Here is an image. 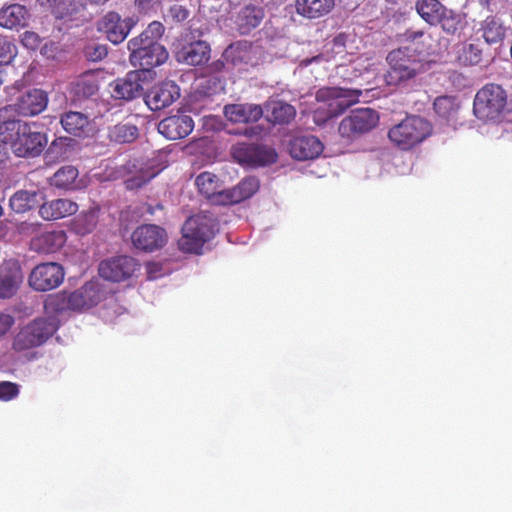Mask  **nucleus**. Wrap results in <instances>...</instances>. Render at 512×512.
Masks as SVG:
<instances>
[{
    "label": "nucleus",
    "mask_w": 512,
    "mask_h": 512,
    "mask_svg": "<svg viewBox=\"0 0 512 512\" xmlns=\"http://www.w3.org/2000/svg\"><path fill=\"white\" fill-rule=\"evenodd\" d=\"M0 142L9 145L18 157L38 156L46 146V134L36 130L35 124L12 118L11 107L0 108Z\"/></svg>",
    "instance_id": "1"
},
{
    "label": "nucleus",
    "mask_w": 512,
    "mask_h": 512,
    "mask_svg": "<svg viewBox=\"0 0 512 512\" xmlns=\"http://www.w3.org/2000/svg\"><path fill=\"white\" fill-rule=\"evenodd\" d=\"M389 69L384 79L389 86L404 85L426 70V64L409 52V48L401 46L392 50L386 57Z\"/></svg>",
    "instance_id": "2"
},
{
    "label": "nucleus",
    "mask_w": 512,
    "mask_h": 512,
    "mask_svg": "<svg viewBox=\"0 0 512 512\" xmlns=\"http://www.w3.org/2000/svg\"><path fill=\"white\" fill-rule=\"evenodd\" d=\"M216 230L217 224L212 214L201 212L194 215L182 227L179 248L184 252L199 254L203 245L214 237Z\"/></svg>",
    "instance_id": "3"
},
{
    "label": "nucleus",
    "mask_w": 512,
    "mask_h": 512,
    "mask_svg": "<svg viewBox=\"0 0 512 512\" xmlns=\"http://www.w3.org/2000/svg\"><path fill=\"white\" fill-rule=\"evenodd\" d=\"M362 92L356 89L340 87L320 89L316 94V100L320 104L315 109V121H326L342 113L345 109L359 100Z\"/></svg>",
    "instance_id": "4"
},
{
    "label": "nucleus",
    "mask_w": 512,
    "mask_h": 512,
    "mask_svg": "<svg viewBox=\"0 0 512 512\" xmlns=\"http://www.w3.org/2000/svg\"><path fill=\"white\" fill-rule=\"evenodd\" d=\"M431 133V125L422 117L411 116L389 130V139L402 150H408Z\"/></svg>",
    "instance_id": "5"
},
{
    "label": "nucleus",
    "mask_w": 512,
    "mask_h": 512,
    "mask_svg": "<svg viewBox=\"0 0 512 512\" xmlns=\"http://www.w3.org/2000/svg\"><path fill=\"white\" fill-rule=\"evenodd\" d=\"M58 328L54 318H38L20 328L13 340L16 351L28 350L43 344Z\"/></svg>",
    "instance_id": "6"
},
{
    "label": "nucleus",
    "mask_w": 512,
    "mask_h": 512,
    "mask_svg": "<svg viewBox=\"0 0 512 512\" xmlns=\"http://www.w3.org/2000/svg\"><path fill=\"white\" fill-rule=\"evenodd\" d=\"M130 63L139 70L153 71L168 59V52L158 42H143L142 38H132L128 42Z\"/></svg>",
    "instance_id": "7"
},
{
    "label": "nucleus",
    "mask_w": 512,
    "mask_h": 512,
    "mask_svg": "<svg viewBox=\"0 0 512 512\" xmlns=\"http://www.w3.org/2000/svg\"><path fill=\"white\" fill-rule=\"evenodd\" d=\"M507 102L505 91L498 85L489 84L480 89L474 99V114L481 120H497Z\"/></svg>",
    "instance_id": "8"
},
{
    "label": "nucleus",
    "mask_w": 512,
    "mask_h": 512,
    "mask_svg": "<svg viewBox=\"0 0 512 512\" xmlns=\"http://www.w3.org/2000/svg\"><path fill=\"white\" fill-rule=\"evenodd\" d=\"M103 299L106 297L101 285L97 282H88L80 289L65 296L63 301L66 302L69 309L83 311L97 305ZM107 300L108 305L114 308V313L120 315L122 309L116 305L114 297L110 296Z\"/></svg>",
    "instance_id": "9"
},
{
    "label": "nucleus",
    "mask_w": 512,
    "mask_h": 512,
    "mask_svg": "<svg viewBox=\"0 0 512 512\" xmlns=\"http://www.w3.org/2000/svg\"><path fill=\"white\" fill-rule=\"evenodd\" d=\"M154 76V71H131L124 78L117 79L111 84L112 96L127 101L140 97L144 93L145 86L154 79Z\"/></svg>",
    "instance_id": "10"
},
{
    "label": "nucleus",
    "mask_w": 512,
    "mask_h": 512,
    "mask_svg": "<svg viewBox=\"0 0 512 512\" xmlns=\"http://www.w3.org/2000/svg\"><path fill=\"white\" fill-rule=\"evenodd\" d=\"M379 121L378 113L371 108H361L351 111L342 119L339 125V133L343 137L352 138L369 132Z\"/></svg>",
    "instance_id": "11"
},
{
    "label": "nucleus",
    "mask_w": 512,
    "mask_h": 512,
    "mask_svg": "<svg viewBox=\"0 0 512 512\" xmlns=\"http://www.w3.org/2000/svg\"><path fill=\"white\" fill-rule=\"evenodd\" d=\"M139 269L136 260L129 256H118L99 265V275L108 281L121 282L132 277Z\"/></svg>",
    "instance_id": "12"
},
{
    "label": "nucleus",
    "mask_w": 512,
    "mask_h": 512,
    "mask_svg": "<svg viewBox=\"0 0 512 512\" xmlns=\"http://www.w3.org/2000/svg\"><path fill=\"white\" fill-rule=\"evenodd\" d=\"M64 279L63 268L54 262L36 266L29 277L30 286L37 291H48L58 287Z\"/></svg>",
    "instance_id": "13"
},
{
    "label": "nucleus",
    "mask_w": 512,
    "mask_h": 512,
    "mask_svg": "<svg viewBox=\"0 0 512 512\" xmlns=\"http://www.w3.org/2000/svg\"><path fill=\"white\" fill-rule=\"evenodd\" d=\"M135 24L133 18L122 19L116 12H109L98 22V30L105 34L110 42L119 44L125 40Z\"/></svg>",
    "instance_id": "14"
},
{
    "label": "nucleus",
    "mask_w": 512,
    "mask_h": 512,
    "mask_svg": "<svg viewBox=\"0 0 512 512\" xmlns=\"http://www.w3.org/2000/svg\"><path fill=\"white\" fill-rule=\"evenodd\" d=\"M47 104L48 96L43 90L31 89L21 94L14 104L6 107H11L12 118H15V114L29 117L41 113L47 107Z\"/></svg>",
    "instance_id": "15"
},
{
    "label": "nucleus",
    "mask_w": 512,
    "mask_h": 512,
    "mask_svg": "<svg viewBox=\"0 0 512 512\" xmlns=\"http://www.w3.org/2000/svg\"><path fill=\"white\" fill-rule=\"evenodd\" d=\"M234 158L241 164L248 166H264L276 161V153L273 149L258 146L240 144L234 148Z\"/></svg>",
    "instance_id": "16"
},
{
    "label": "nucleus",
    "mask_w": 512,
    "mask_h": 512,
    "mask_svg": "<svg viewBox=\"0 0 512 512\" xmlns=\"http://www.w3.org/2000/svg\"><path fill=\"white\" fill-rule=\"evenodd\" d=\"M134 246L143 251H154L162 248L167 241V235L163 228L147 224L138 227L132 233Z\"/></svg>",
    "instance_id": "17"
},
{
    "label": "nucleus",
    "mask_w": 512,
    "mask_h": 512,
    "mask_svg": "<svg viewBox=\"0 0 512 512\" xmlns=\"http://www.w3.org/2000/svg\"><path fill=\"white\" fill-rule=\"evenodd\" d=\"M185 44L175 52V57L179 63L187 65H201L209 59L210 47L202 40L193 41L192 38L186 36Z\"/></svg>",
    "instance_id": "18"
},
{
    "label": "nucleus",
    "mask_w": 512,
    "mask_h": 512,
    "mask_svg": "<svg viewBox=\"0 0 512 512\" xmlns=\"http://www.w3.org/2000/svg\"><path fill=\"white\" fill-rule=\"evenodd\" d=\"M193 128V119L185 114L166 117L158 124L159 133L170 140H177L188 136Z\"/></svg>",
    "instance_id": "19"
},
{
    "label": "nucleus",
    "mask_w": 512,
    "mask_h": 512,
    "mask_svg": "<svg viewBox=\"0 0 512 512\" xmlns=\"http://www.w3.org/2000/svg\"><path fill=\"white\" fill-rule=\"evenodd\" d=\"M180 96L179 87L171 81L153 87L145 96V102L153 110H161L171 105Z\"/></svg>",
    "instance_id": "20"
},
{
    "label": "nucleus",
    "mask_w": 512,
    "mask_h": 512,
    "mask_svg": "<svg viewBox=\"0 0 512 512\" xmlns=\"http://www.w3.org/2000/svg\"><path fill=\"white\" fill-rule=\"evenodd\" d=\"M60 123L67 133L77 137H89L95 132L93 121L82 112H65L60 118Z\"/></svg>",
    "instance_id": "21"
},
{
    "label": "nucleus",
    "mask_w": 512,
    "mask_h": 512,
    "mask_svg": "<svg viewBox=\"0 0 512 512\" xmlns=\"http://www.w3.org/2000/svg\"><path fill=\"white\" fill-rule=\"evenodd\" d=\"M289 151L297 160L314 159L322 153L323 144L313 135H300L290 141Z\"/></svg>",
    "instance_id": "22"
},
{
    "label": "nucleus",
    "mask_w": 512,
    "mask_h": 512,
    "mask_svg": "<svg viewBox=\"0 0 512 512\" xmlns=\"http://www.w3.org/2000/svg\"><path fill=\"white\" fill-rule=\"evenodd\" d=\"M23 281V273L17 262L5 263L0 272V298L14 296Z\"/></svg>",
    "instance_id": "23"
},
{
    "label": "nucleus",
    "mask_w": 512,
    "mask_h": 512,
    "mask_svg": "<svg viewBox=\"0 0 512 512\" xmlns=\"http://www.w3.org/2000/svg\"><path fill=\"white\" fill-rule=\"evenodd\" d=\"M459 108L460 104L455 97L441 96L435 99L434 110L439 117L441 124L446 127L444 132H446L447 129H456L458 124Z\"/></svg>",
    "instance_id": "24"
},
{
    "label": "nucleus",
    "mask_w": 512,
    "mask_h": 512,
    "mask_svg": "<svg viewBox=\"0 0 512 512\" xmlns=\"http://www.w3.org/2000/svg\"><path fill=\"white\" fill-rule=\"evenodd\" d=\"M78 205L70 199L60 198L43 203L39 215L46 221L58 220L77 212Z\"/></svg>",
    "instance_id": "25"
},
{
    "label": "nucleus",
    "mask_w": 512,
    "mask_h": 512,
    "mask_svg": "<svg viewBox=\"0 0 512 512\" xmlns=\"http://www.w3.org/2000/svg\"><path fill=\"white\" fill-rule=\"evenodd\" d=\"M225 117L233 123H249L258 121L264 111L257 104H229L224 107Z\"/></svg>",
    "instance_id": "26"
},
{
    "label": "nucleus",
    "mask_w": 512,
    "mask_h": 512,
    "mask_svg": "<svg viewBox=\"0 0 512 512\" xmlns=\"http://www.w3.org/2000/svg\"><path fill=\"white\" fill-rule=\"evenodd\" d=\"M66 242V234L62 230L44 232L32 238L30 247L39 253H53Z\"/></svg>",
    "instance_id": "27"
},
{
    "label": "nucleus",
    "mask_w": 512,
    "mask_h": 512,
    "mask_svg": "<svg viewBox=\"0 0 512 512\" xmlns=\"http://www.w3.org/2000/svg\"><path fill=\"white\" fill-rule=\"evenodd\" d=\"M406 41L404 47L409 48L410 53L423 61L425 56L434 53V41L429 34L422 31H409L406 33Z\"/></svg>",
    "instance_id": "28"
},
{
    "label": "nucleus",
    "mask_w": 512,
    "mask_h": 512,
    "mask_svg": "<svg viewBox=\"0 0 512 512\" xmlns=\"http://www.w3.org/2000/svg\"><path fill=\"white\" fill-rule=\"evenodd\" d=\"M334 5V0H295L296 12L308 19L327 15Z\"/></svg>",
    "instance_id": "29"
},
{
    "label": "nucleus",
    "mask_w": 512,
    "mask_h": 512,
    "mask_svg": "<svg viewBox=\"0 0 512 512\" xmlns=\"http://www.w3.org/2000/svg\"><path fill=\"white\" fill-rule=\"evenodd\" d=\"M416 10L420 17L430 25L439 24L450 13L438 0H418Z\"/></svg>",
    "instance_id": "30"
},
{
    "label": "nucleus",
    "mask_w": 512,
    "mask_h": 512,
    "mask_svg": "<svg viewBox=\"0 0 512 512\" xmlns=\"http://www.w3.org/2000/svg\"><path fill=\"white\" fill-rule=\"evenodd\" d=\"M28 11L20 4H11L0 9V26L14 29L27 24Z\"/></svg>",
    "instance_id": "31"
},
{
    "label": "nucleus",
    "mask_w": 512,
    "mask_h": 512,
    "mask_svg": "<svg viewBox=\"0 0 512 512\" xmlns=\"http://www.w3.org/2000/svg\"><path fill=\"white\" fill-rule=\"evenodd\" d=\"M264 12L262 8L256 6H246L238 13L235 23L241 34H248L251 30L258 27L262 22Z\"/></svg>",
    "instance_id": "32"
},
{
    "label": "nucleus",
    "mask_w": 512,
    "mask_h": 512,
    "mask_svg": "<svg viewBox=\"0 0 512 512\" xmlns=\"http://www.w3.org/2000/svg\"><path fill=\"white\" fill-rule=\"evenodd\" d=\"M265 113L268 121L273 123H288L296 114L295 108L285 102L272 100L265 105Z\"/></svg>",
    "instance_id": "33"
},
{
    "label": "nucleus",
    "mask_w": 512,
    "mask_h": 512,
    "mask_svg": "<svg viewBox=\"0 0 512 512\" xmlns=\"http://www.w3.org/2000/svg\"><path fill=\"white\" fill-rule=\"evenodd\" d=\"M482 37L489 45L498 44L506 35V27L498 17H487L481 24Z\"/></svg>",
    "instance_id": "34"
},
{
    "label": "nucleus",
    "mask_w": 512,
    "mask_h": 512,
    "mask_svg": "<svg viewBox=\"0 0 512 512\" xmlns=\"http://www.w3.org/2000/svg\"><path fill=\"white\" fill-rule=\"evenodd\" d=\"M40 199L35 190H19L9 199L10 208L16 213H24L34 208Z\"/></svg>",
    "instance_id": "35"
},
{
    "label": "nucleus",
    "mask_w": 512,
    "mask_h": 512,
    "mask_svg": "<svg viewBox=\"0 0 512 512\" xmlns=\"http://www.w3.org/2000/svg\"><path fill=\"white\" fill-rule=\"evenodd\" d=\"M222 183L223 182L216 174L209 171L201 172L195 178V185L198 192L210 202L216 195L217 191L221 189Z\"/></svg>",
    "instance_id": "36"
},
{
    "label": "nucleus",
    "mask_w": 512,
    "mask_h": 512,
    "mask_svg": "<svg viewBox=\"0 0 512 512\" xmlns=\"http://www.w3.org/2000/svg\"><path fill=\"white\" fill-rule=\"evenodd\" d=\"M98 91V82L94 74H85L78 78L72 86L73 94L78 98H88Z\"/></svg>",
    "instance_id": "37"
},
{
    "label": "nucleus",
    "mask_w": 512,
    "mask_h": 512,
    "mask_svg": "<svg viewBox=\"0 0 512 512\" xmlns=\"http://www.w3.org/2000/svg\"><path fill=\"white\" fill-rule=\"evenodd\" d=\"M99 218V209L91 208L88 212L80 214L74 220V230L81 235L91 233L97 226Z\"/></svg>",
    "instance_id": "38"
},
{
    "label": "nucleus",
    "mask_w": 512,
    "mask_h": 512,
    "mask_svg": "<svg viewBox=\"0 0 512 512\" xmlns=\"http://www.w3.org/2000/svg\"><path fill=\"white\" fill-rule=\"evenodd\" d=\"M138 129L135 125L125 122L119 123L110 128L109 138L117 143H128L137 137Z\"/></svg>",
    "instance_id": "39"
},
{
    "label": "nucleus",
    "mask_w": 512,
    "mask_h": 512,
    "mask_svg": "<svg viewBox=\"0 0 512 512\" xmlns=\"http://www.w3.org/2000/svg\"><path fill=\"white\" fill-rule=\"evenodd\" d=\"M259 181L255 177H246L237 185L232 187L236 201L238 203L251 198L259 190Z\"/></svg>",
    "instance_id": "40"
},
{
    "label": "nucleus",
    "mask_w": 512,
    "mask_h": 512,
    "mask_svg": "<svg viewBox=\"0 0 512 512\" xmlns=\"http://www.w3.org/2000/svg\"><path fill=\"white\" fill-rule=\"evenodd\" d=\"M78 177V170L74 166L60 168L51 178V185L58 188H70Z\"/></svg>",
    "instance_id": "41"
},
{
    "label": "nucleus",
    "mask_w": 512,
    "mask_h": 512,
    "mask_svg": "<svg viewBox=\"0 0 512 512\" xmlns=\"http://www.w3.org/2000/svg\"><path fill=\"white\" fill-rule=\"evenodd\" d=\"M159 169L147 166L140 168L132 177L125 181L127 189H138L156 177Z\"/></svg>",
    "instance_id": "42"
},
{
    "label": "nucleus",
    "mask_w": 512,
    "mask_h": 512,
    "mask_svg": "<svg viewBox=\"0 0 512 512\" xmlns=\"http://www.w3.org/2000/svg\"><path fill=\"white\" fill-rule=\"evenodd\" d=\"M481 49L472 43H464L457 51V59L462 65H476L481 61Z\"/></svg>",
    "instance_id": "43"
},
{
    "label": "nucleus",
    "mask_w": 512,
    "mask_h": 512,
    "mask_svg": "<svg viewBox=\"0 0 512 512\" xmlns=\"http://www.w3.org/2000/svg\"><path fill=\"white\" fill-rule=\"evenodd\" d=\"M16 55V45L6 36L0 35V65L9 64Z\"/></svg>",
    "instance_id": "44"
},
{
    "label": "nucleus",
    "mask_w": 512,
    "mask_h": 512,
    "mask_svg": "<svg viewBox=\"0 0 512 512\" xmlns=\"http://www.w3.org/2000/svg\"><path fill=\"white\" fill-rule=\"evenodd\" d=\"M164 33V26L158 21H153L147 29L136 38H142L143 42H158Z\"/></svg>",
    "instance_id": "45"
},
{
    "label": "nucleus",
    "mask_w": 512,
    "mask_h": 512,
    "mask_svg": "<svg viewBox=\"0 0 512 512\" xmlns=\"http://www.w3.org/2000/svg\"><path fill=\"white\" fill-rule=\"evenodd\" d=\"M232 193H233V189L232 188L224 189L223 186H222L221 189H219L217 191L216 195L214 196V198L212 199V201L210 203L214 204V205H234V204H238V202L236 201L235 196H233Z\"/></svg>",
    "instance_id": "46"
},
{
    "label": "nucleus",
    "mask_w": 512,
    "mask_h": 512,
    "mask_svg": "<svg viewBox=\"0 0 512 512\" xmlns=\"http://www.w3.org/2000/svg\"><path fill=\"white\" fill-rule=\"evenodd\" d=\"M19 394V385L13 382H0V400L10 401Z\"/></svg>",
    "instance_id": "47"
},
{
    "label": "nucleus",
    "mask_w": 512,
    "mask_h": 512,
    "mask_svg": "<svg viewBox=\"0 0 512 512\" xmlns=\"http://www.w3.org/2000/svg\"><path fill=\"white\" fill-rule=\"evenodd\" d=\"M147 278L149 280H155L167 273L163 264L159 262H149L146 265Z\"/></svg>",
    "instance_id": "48"
},
{
    "label": "nucleus",
    "mask_w": 512,
    "mask_h": 512,
    "mask_svg": "<svg viewBox=\"0 0 512 512\" xmlns=\"http://www.w3.org/2000/svg\"><path fill=\"white\" fill-rule=\"evenodd\" d=\"M85 54L91 61H99L107 55V49L103 45H90L86 48Z\"/></svg>",
    "instance_id": "49"
},
{
    "label": "nucleus",
    "mask_w": 512,
    "mask_h": 512,
    "mask_svg": "<svg viewBox=\"0 0 512 512\" xmlns=\"http://www.w3.org/2000/svg\"><path fill=\"white\" fill-rule=\"evenodd\" d=\"M21 42L25 47L35 49L40 43V37L35 32L25 31L21 36Z\"/></svg>",
    "instance_id": "50"
},
{
    "label": "nucleus",
    "mask_w": 512,
    "mask_h": 512,
    "mask_svg": "<svg viewBox=\"0 0 512 512\" xmlns=\"http://www.w3.org/2000/svg\"><path fill=\"white\" fill-rule=\"evenodd\" d=\"M346 39L347 36L345 34H338L331 42V51L335 54V56H342V54L345 52Z\"/></svg>",
    "instance_id": "51"
},
{
    "label": "nucleus",
    "mask_w": 512,
    "mask_h": 512,
    "mask_svg": "<svg viewBox=\"0 0 512 512\" xmlns=\"http://www.w3.org/2000/svg\"><path fill=\"white\" fill-rule=\"evenodd\" d=\"M13 324V316L7 313H0V338L10 330Z\"/></svg>",
    "instance_id": "52"
},
{
    "label": "nucleus",
    "mask_w": 512,
    "mask_h": 512,
    "mask_svg": "<svg viewBox=\"0 0 512 512\" xmlns=\"http://www.w3.org/2000/svg\"><path fill=\"white\" fill-rule=\"evenodd\" d=\"M170 12L178 21H183L188 17V11L180 5H173Z\"/></svg>",
    "instance_id": "53"
},
{
    "label": "nucleus",
    "mask_w": 512,
    "mask_h": 512,
    "mask_svg": "<svg viewBox=\"0 0 512 512\" xmlns=\"http://www.w3.org/2000/svg\"><path fill=\"white\" fill-rule=\"evenodd\" d=\"M450 13H446V18L443 19L440 23L444 30H446L448 33H453L456 30V23L455 19L450 15Z\"/></svg>",
    "instance_id": "54"
},
{
    "label": "nucleus",
    "mask_w": 512,
    "mask_h": 512,
    "mask_svg": "<svg viewBox=\"0 0 512 512\" xmlns=\"http://www.w3.org/2000/svg\"><path fill=\"white\" fill-rule=\"evenodd\" d=\"M40 226V223H22L20 226V231L23 233L35 232Z\"/></svg>",
    "instance_id": "55"
},
{
    "label": "nucleus",
    "mask_w": 512,
    "mask_h": 512,
    "mask_svg": "<svg viewBox=\"0 0 512 512\" xmlns=\"http://www.w3.org/2000/svg\"><path fill=\"white\" fill-rule=\"evenodd\" d=\"M152 2L153 0H136L135 5L140 11L146 12L150 9Z\"/></svg>",
    "instance_id": "56"
},
{
    "label": "nucleus",
    "mask_w": 512,
    "mask_h": 512,
    "mask_svg": "<svg viewBox=\"0 0 512 512\" xmlns=\"http://www.w3.org/2000/svg\"><path fill=\"white\" fill-rule=\"evenodd\" d=\"M5 144H0V163L4 162L6 159V151Z\"/></svg>",
    "instance_id": "57"
},
{
    "label": "nucleus",
    "mask_w": 512,
    "mask_h": 512,
    "mask_svg": "<svg viewBox=\"0 0 512 512\" xmlns=\"http://www.w3.org/2000/svg\"><path fill=\"white\" fill-rule=\"evenodd\" d=\"M102 317L106 320V321H111L112 320V317L110 316L109 314V311L107 309H105L102 313Z\"/></svg>",
    "instance_id": "58"
},
{
    "label": "nucleus",
    "mask_w": 512,
    "mask_h": 512,
    "mask_svg": "<svg viewBox=\"0 0 512 512\" xmlns=\"http://www.w3.org/2000/svg\"><path fill=\"white\" fill-rule=\"evenodd\" d=\"M200 86H201V88H202L203 92H204L205 94H209V95H210V94H212V93H215V92L217 91V89H218V87H216V88L214 89V91H212V92H207V91H205V90H204V89L206 88V85H204V83H201V84H200ZM219 89H222L221 85H219Z\"/></svg>",
    "instance_id": "59"
},
{
    "label": "nucleus",
    "mask_w": 512,
    "mask_h": 512,
    "mask_svg": "<svg viewBox=\"0 0 512 512\" xmlns=\"http://www.w3.org/2000/svg\"><path fill=\"white\" fill-rule=\"evenodd\" d=\"M319 58H320V57H319V56H317V57H314V58H312V59L303 60V61H302V64H303V65H305V66H307V65H309L311 62L319 60Z\"/></svg>",
    "instance_id": "60"
},
{
    "label": "nucleus",
    "mask_w": 512,
    "mask_h": 512,
    "mask_svg": "<svg viewBox=\"0 0 512 512\" xmlns=\"http://www.w3.org/2000/svg\"><path fill=\"white\" fill-rule=\"evenodd\" d=\"M41 6L50 5L52 2H55L56 0H37Z\"/></svg>",
    "instance_id": "61"
},
{
    "label": "nucleus",
    "mask_w": 512,
    "mask_h": 512,
    "mask_svg": "<svg viewBox=\"0 0 512 512\" xmlns=\"http://www.w3.org/2000/svg\"><path fill=\"white\" fill-rule=\"evenodd\" d=\"M56 301H57V298H50L47 303H46V307L48 306H54L56 304Z\"/></svg>",
    "instance_id": "62"
},
{
    "label": "nucleus",
    "mask_w": 512,
    "mask_h": 512,
    "mask_svg": "<svg viewBox=\"0 0 512 512\" xmlns=\"http://www.w3.org/2000/svg\"><path fill=\"white\" fill-rule=\"evenodd\" d=\"M212 80H213V79H208V80H206L205 82L208 84V83H210Z\"/></svg>",
    "instance_id": "63"
}]
</instances>
